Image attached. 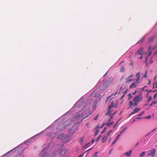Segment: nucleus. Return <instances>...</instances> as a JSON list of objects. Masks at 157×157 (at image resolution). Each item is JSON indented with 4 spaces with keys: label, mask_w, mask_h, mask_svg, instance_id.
Returning a JSON list of instances; mask_svg holds the SVG:
<instances>
[{
    "label": "nucleus",
    "mask_w": 157,
    "mask_h": 157,
    "mask_svg": "<svg viewBox=\"0 0 157 157\" xmlns=\"http://www.w3.org/2000/svg\"><path fill=\"white\" fill-rule=\"evenodd\" d=\"M156 103H157V101H153L150 104V106H151L152 105H155V104H156Z\"/></svg>",
    "instance_id": "26"
},
{
    "label": "nucleus",
    "mask_w": 157,
    "mask_h": 157,
    "mask_svg": "<svg viewBox=\"0 0 157 157\" xmlns=\"http://www.w3.org/2000/svg\"><path fill=\"white\" fill-rule=\"evenodd\" d=\"M127 90L128 89H127L124 92L123 94L125 95V94H126L127 92Z\"/></svg>",
    "instance_id": "56"
},
{
    "label": "nucleus",
    "mask_w": 157,
    "mask_h": 157,
    "mask_svg": "<svg viewBox=\"0 0 157 157\" xmlns=\"http://www.w3.org/2000/svg\"><path fill=\"white\" fill-rule=\"evenodd\" d=\"M156 152V150L155 148H153L150 151V153L151 155V156H153L155 155Z\"/></svg>",
    "instance_id": "16"
},
{
    "label": "nucleus",
    "mask_w": 157,
    "mask_h": 157,
    "mask_svg": "<svg viewBox=\"0 0 157 157\" xmlns=\"http://www.w3.org/2000/svg\"><path fill=\"white\" fill-rule=\"evenodd\" d=\"M151 117V116L150 115H149L145 117L144 118L146 119H149Z\"/></svg>",
    "instance_id": "40"
},
{
    "label": "nucleus",
    "mask_w": 157,
    "mask_h": 157,
    "mask_svg": "<svg viewBox=\"0 0 157 157\" xmlns=\"http://www.w3.org/2000/svg\"><path fill=\"white\" fill-rule=\"evenodd\" d=\"M124 95L123 94L122 95V96L121 97V99H122L124 97Z\"/></svg>",
    "instance_id": "64"
},
{
    "label": "nucleus",
    "mask_w": 157,
    "mask_h": 157,
    "mask_svg": "<svg viewBox=\"0 0 157 157\" xmlns=\"http://www.w3.org/2000/svg\"><path fill=\"white\" fill-rule=\"evenodd\" d=\"M137 93V91L136 90L132 94L133 95H135Z\"/></svg>",
    "instance_id": "49"
},
{
    "label": "nucleus",
    "mask_w": 157,
    "mask_h": 157,
    "mask_svg": "<svg viewBox=\"0 0 157 157\" xmlns=\"http://www.w3.org/2000/svg\"><path fill=\"white\" fill-rule=\"evenodd\" d=\"M144 111H143V112H142L141 113H140V114H139L138 115V116H141L142 114H143L144 113Z\"/></svg>",
    "instance_id": "50"
},
{
    "label": "nucleus",
    "mask_w": 157,
    "mask_h": 157,
    "mask_svg": "<svg viewBox=\"0 0 157 157\" xmlns=\"http://www.w3.org/2000/svg\"><path fill=\"white\" fill-rule=\"evenodd\" d=\"M144 53V51L143 50V48L139 49L136 53V54H138L139 55H142Z\"/></svg>",
    "instance_id": "13"
},
{
    "label": "nucleus",
    "mask_w": 157,
    "mask_h": 157,
    "mask_svg": "<svg viewBox=\"0 0 157 157\" xmlns=\"http://www.w3.org/2000/svg\"><path fill=\"white\" fill-rule=\"evenodd\" d=\"M106 129H107V127H105V128H104V130L101 132V133L102 134V133H103L106 130Z\"/></svg>",
    "instance_id": "42"
},
{
    "label": "nucleus",
    "mask_w": 157,
    "mask_h": 157,
    "mask_svg": "<svg viewBox=\"0 0 157 157\" xmlns=\"http://www.w3.org/2000/svg\"><path fill=\"white\" fill-rule=\"evenodd\" d=\"M120 93V92H119L118 93V91H117L116 92V93H115L113 95L114 96H115L117 95V94L118 93V94H119Z\"/></svg>",
    "instance_id": "57"
},
{
    "label": "nucleus",
    "mask_w": 157,
    "mask_h": 157,
    "mask_svg": "<svg viewBox=\"0 0 157 157\" xmlns=\"http://www.w3.org/2000/svg\"><path fill=\"white\" fill-rule=\"evenodd\" d=\"M52 145V142L46 143L44 144L45 147L44 148L42 151L41 153V157H46L48 154L47 152L46 151V150L49 147Z\"/></svg>",
    "instance_id": "3"
},
{
    "label": "nucleus",
    "mask_w": 157,
    "mask_h": 157,
    "mask_svg": "<svg viewBox=\"0 0 157 157\" xmlns=\"http://www.w3.org/2000/svg\"><path fill=\"white\" fill-rule=\"evenodd\" d=\"M113 95V94H112V95H111V96H108V97H107V99L106 100V102H107V101L110 99V98Z\"/></svg>",
    "instance_id": "47"
},
{
    "label": "nucleus",
    "mask_w": 157,
    "mask_h": 157,
    "mask_svg": "<svg viewBox=\"0 0 157 157\" xmlns=\"http://www.w3.org/2000/svg\"><path fill=\"white\" fill-rule=\"evenodd\" d=\"M66 123H67V126L70 125L71 124V119L67 120L66 121Z\"/></svg>",
    "instance_id": "18"
},
{
    "label": "nucleus",
    "mask_w": 157,
    "mask_h": 157,
    "mask_svg": "<svg viewBox=\"0 0 157 157\" xmlns=\"http://www.w3.org/2000/svg\"><path fill=\"white\" fill-rule=\"evenodd\" d=\"M98 115H97L94 118V120H97L98 119Z\"/></svg>",
    "instance_id": "58"
},
{
    "label": "nucleus",
    "mask_w": 157,
    "mask_h": 157,
    "mask_svg": "<svg viewBox=\"0 0 157 157\" xmlns=\"http://www.w3.org/2000/svg\"><path fill=\"white\" fill-rule=\"evenodd\" d=\"M113 148H112V149H111L109 151V154H110L111 153L112 151H113Z\"/></svg>",
    "instance_id": "60"
},
{
    "label": "nucleus",
    "mask_w": 157,
    "mask_h": 157,
    "mask_svg": "<svg viewBox=\"0 0 157 157\" xmlns=\"http://www.w3.org/2000/svg\"><path fill=\"white\" fill-rule=\"evenodd\" d=\"M19 148V146H18L15 148H14L13 149L10 150L6 154L3 155L1 157H10V155L12 154V152L13 151H16ZM15 157H19L17 156H15Z\"/></svg>",
    "instance_id": "5"
},
{
    "label": "nucleus",
    "mask_w": 157,
    "mask_h": 157,
    "mask_svg": "<svg viewBox=\"0 0 157 157\" xmlns=\"http://www.w3.org/2000/svg\"><path fill=\"white\" fill-rule=\"evenodd\" d=\"M142 117H137L136 118V119H142Z\"/></svg>",
    "instance_id": "55"
},
{
    "label": "nucleus",
    "mask_w": 157,
    "mask_h": 157,
    "mask_svg": "<svg viewBox=\"0 0 157 157\" xmlns=\"http://www.w3.org/2000/svg\"><path fill=\"white\" fill-rule=\"evenodd\" d=\"M127 129V127H125L124 129H123L121 131L120 133V134H121L122 133H123Z\"/></svg>",
    "instance_id": "23"
},
{
    "label": "nucleus",
    "mask_w": 157,
    "mask_h": 157,
    "mask_svg": "<svg viewBox=\"0 0 157 157\" xmlns=\"http://www.w3.org/2000/svg\"><path fill=\"white\" fill-rule=\"evenodd\" d=\"M134 79H129L128 80H127L126 82V83H128V84H129V83L130 82H132L134 81Z\"/></svg>",
    "instance_id": "21"
},
{
    "label": "nucleus",
    "mask_w": 157,
    "mask_h": 157,
    "mask_svg": "<svg viewBox=\"0 0 157 157\" xmlns=\"http://www.w3.org/2000/svg\"><path fill=\"white\" fill-rule=\"evenodd\" d=\"M117 141V140H115L114 141L112 144V146L113 145L116 143Z\"/></svg>",
    "instance_id": "48"
},
{
    "label": "nucleus",
    "mask_w": 157,
    "mask_h": 157,
    "mask_svg": "<svg viewBox=\"0 0 157 157\" xmlns=\"http://www.w3.org/2000/svg\"><path fill=\"white\" fill-rule=\"evenodd\" d=\"M102 137L101 135H99V136L97 138L96 140V141H98L100 139V138Z\"/></svg>",
    "instance_id": "33"
},
{
    "label": "nucleus",
    "mask_w": 157,
    "mask_h": 157,
    "mask_svg": "<svg viewBox=\"0 0 157 157\" xmlns=\"http://www.w3.org/2000/svg\"><path fill=\"white\" fill-rule=\"evenodd\" d=\"M44 131H43L40 132L36 134V135L34 136H33L31 138V139H34L37 136H40L42 134H43L44 133Z\"/></svg>",
    "instance_id": "14"
},
{
    "label": "nucleus",
    "mask_w": 157,
    "mask_h": 157,
    "mask_svg": "<svg viewBox=\"0 0 157 157\" xmlns=\"http://www.w3.org/2000/svg\"><path fill=\"white\" fill-rule=\"evenodd\" d=\"M61 151L58 150L49 154L47 157H61Z\"/></svg>",
    "instance_id": "4"
},
{
    "label": "nucleus",
    "mask_w": 157,
    "mask_h": 157,
    "mask_svg": "<svg viewBox=\"0 0 157 157\" xmlns=\"http://www.w3.org/2000/svg\"><path fill=\"white\" fill-rule=\"evenodd\" d=\"M97 101L96 100L95 101H94V104L93 105V108H95L96 107L97 104Z\"/></svg>",
    "instance_id": "22"
},
{
    "label": "nucleus",
    "mask_w": 157,
    "mask_h": 157,
    "mask_svg": "<svg viewBox=\"0 0 157 157\" xmlns=\"http://www.w3.org/2000/svg\"><path fill=\"white\" fill-rule=\"evenodd\" d=\"M84 155V153H82L81 155H79L78 157H82Z\"/></svg>",
    "instance_id": "52"
},
{
    "label": "nucleus",
    "mask_w": 157,
    "mask_h": 157,
    "mask_svg": "<svg viewBox=\"0 0 157 157\" xmlns=\"http://www.w3.org/2000/svg\"><path fill=\"white\" fill-rule=\"evenodd\" d=\"M118 121L116 123L115 125L114 126V127H113V128H115V127H116V126L117 125V124L118 123Z\"/></svg>",
    "instance_id": "59"
},
{
    "label": "nucleus",
    "mask_w": 157,
    "mask_h": 157,
    "mask_svg": "<svg viewBox=\"0 0 157 157\" xmlns=\"http://www.w3.org/2000/svg\"><path fill=\"white\" fill-rule=\"evenodd\" d=\"M155 85H156L155 87L156 88H157V83L156 82H155V83H154L153 84V88H154Z\"/></svg>",
    "instance_id": "38"
},
{
    "label": "nucleus",
    "mask_w": 157,
    "mask_h": 157,
    "mask_svg": "<svg viewBox=\"0 0 157 157\" xmlns=\"http://www.w3.org/2000/svg\"><path fill=\"white\" fill-rule=\"evenodd\" d=\"M107 138L108 137L107 136H105L102 140V143H104L106 140Z\"/></svg>",
    "instance_id": "19"
},
{
    "label": "nucleus",
    "mask_w": 157,
    "mask_h": 157,
    "mask_svg": "<svg viewBox=\"0 0 157 157\" xmlns=\"http://www.w3.org/2000/svg\"><path fill=\"white\" fill-rule=\"evenodd\" d=\"M113 130H110L107 134V136L108 137L110 134L113 132Z\"/></svg>",
    "instance_id": "45"
},
{
    "label": "nucleus",
    "mask_w": 157,
    "mask_h": 157,
    "mask_svg": "<svg viewBox=\"0 0 157 157\" xmlns=\"http://www.w3.org/2000/svg\"><path fill=\"white\" fill-rule=\"evenodd\" d=\"M140 79V78H137L136 79V82H136V83L139 81Z\"/></svg>",
    "instance_id": "54"
},
{
    "label": "nucleus",
    "mask_w": 157,
    "mask_h": 157,
    "mask_svg": "<svg viewBox=\"0 0 157 157\" xmlns=\"http://www.w3.org/2000/svg\"><path fill=\"white\" fill-rule=\"evenodd\" d=\"M146 91L148 92V93H147V94H148L150 93L152 91V90H149L147 89L145 90Z\"/></svg>",
    "instance_id": "39"
},
{
    "label": "nucleus",
    "mask_w": 157,
    "mask_h": 157,
    "mask_svg": "<svg viewBox=\"0 0 157 157\" xmlns=\"http://www.w3.org/2000/svg\"><path fill=\"white\" fill-rule=\"evenodd\" d=\"M114 107V106L113 105V103L112 102L111 104L109 106L108 109H111L113 107Z\"/></svg>",
    "instance_id": "24"
},
{
    "label": "nucleus",
    "mask_w": 157,
    "mask_h": 157,
    "mask_svg": "<svg viewBox=\"0 0 157 157\" xmlns=\"http://www.w3.org/2000/svg\"><path fill=\"white\" fill-rule=\"evenodd\" d=\"M90 144V142H89L88 143H87L86 144V145H85V147L86 148H87V147H88L89 146V145Z\"/></svg>",
    "instance_id": "43"
},
{
    "label": "nucleus",
    "mask_w": 157,
    "mask_h": 157,
    "mask_svg": "<svg viewBox=\"0 0 157 157\" xmlns=\"http://www.w3.org/2000/svg\"><path fill=\"white\" fill-rule=\"evenodd\" d=\"M144 40V38H143L141 40L139 41L137 43L140 44L143 42Z\"/></svg>",
    "instance_id": "28"
},
{
    "label": "nucleus",
    "mask_w": 157,
    "mask_h": 157,
    "mask_svg": "<svg viewBox=\"0 0 157 157\" xmlns=\"http://www.w3.org/2000/svg\"><path fill=\"white\" fill-rule=\"evenodd\" d=\"M121 136V134H119L117 136V137L116 138L115 140H117V141L118 140V139L120 138V137Z\"/></svg>",
    "instance_id": "41"
},
{
    "label": "nucleus",
    "mask_w": 157,
    "mask_h": 157,
    "mask_svg": "<svg viewBox=\"0 0 157 157\" xmlns=\"http://www.w3.org/2000/svg\"><path fill=\"white\" fill-rule=\"evenodd\" d=\"M95 140H92L91 141V142L92 143H93L95 142Z\"/></svg>",
    "instance_id": "63"
},
{
    "label": "nucleus",
    "mask_w": 157,
    "mask_h": 157,
    "mask_svg": "<svg viewBox=\"0 0 157 157\" xmlns=\"http://www.w3.org/2000/svg\"><path fill=\"white\" fill-rule=\"evenodd\" d=\"M134 103L133 104L132 101H129V104L130 107H131L132 105H133L134 106H136L137 105L138 102L136 101H134Z\"/></svg>",
    "instance_id": "12"
},
{
    "label": "nucleus",
    "mask_w": 157,
    "mask_h": 157,
    "mask_svg": "<svg viewBox=\"0 0 157 157\" xmlns=\"http://www.w3.org/2000/svg\"><path fill=\"white\" fill-rule=\"evenodd\" d=\"M132 152V150H130L129 151L125 153L124 155H126L127 157H130L131 155Z\"/></svg>",
    "instance_id": "15"
},
{
    "label": "nucleus",
    "mask_w": 157,
    "mask_h": 157,
    "mask_svg": "<svg viewBox=\"0 0 157 157\" xmlns=\"http://www.w3.org/2000/svg\"><path fill=\"white\" fill-rule=\"evenodd\" d=\"M144 77L145 78H147V73H145V74L144 75Z\"/></svg>",
    "instance_id": "53"
},
{
    "label": "nucleus",
    "mask_w": 157,
    "mask_h": 157,
    "mask_svg": "<svg viewBox=\"0 0 157 157\" xmlns=\"http://www.w3.org/2000/svg\"><path fill=\"white\" fill-rule=\"evenodd\" d=\"M153 99V98L152 97L150 96V97H149L148 98V99L147 101V102H148L149 101L152 100Z\"/></svg>",
    "instance_id": "35"
},
{
    "label": "nucleus",
    "mask_w": 157,
    "mask_h": 157,
    "mask_svg": "<svg viewBox=\"0 0 157 157\" xmlns=\"http://www.w3.org/2000/svg\"><path fill=\"white\" fill-rule=\"evenodd\" d=\"M30 139H31V138L30 139L28 140L27 141H25L24 143L25 144H27L28 143H29L31 141Z\"/></svg>",
    "instance_id": "37"
},
{
    "label": "nucleus",
    "mask_w": 157,
    "mask_h": 157,
    "mask_svg": "<svg viewBox=\"0 0 157 157\" xmlns=\"http://www.w3.org/2000/svg\"><path fill=\"white\" fill-rule=\"evenodd\" d=\"M84 138L83 137H82L79 140V141L81 143V144H82L83 142V141Z\"/></svg>",
    "instance_id": "31"
},
{
    "label": "nucleus",
    "mask_w": 157,
    "mask_h": 157,
    "mask_svg": "<svg viewBox=\"0 0 157 157\" xmlns=\"http://www.w3.org/2000/svg\"><path fill=\"white\" fill-rule=\"evenodd\" d=\"M108 82L107 81L103 80L98 83L97 86H98V88H97L94 92L95 94L94 97H97L101 95L103 93V90L108 87Z\"/></svg>",
    "instance_id": "1"
},
{
    "label": "nucleus",
    "mask_w": 157,
    "mask_h": 157,
    "mask_svg": "<svg viewBox=\"0 0 157 157\" xmlns=\"http://www.w3.org/2000/svg\"><path fill=\"white\" fill-rule=\"evenodd\" d=\"M63 135L62 134H60L58 137V138L62 139L63 138Z\"/></svg>",
    "instance_id": "36"
},
{
    "label": "nucleus",
    "mask_w": 157,
    "mask_h": 157,
    "mask_svg": "<svg viewBox=\"0 0 157 157\" xmlns=\"http://www.w3.org/2000/svg\"><path fill=\"white\" fill-rule=\"evenodd\" d=\"M77 130V127L75 125L73 126L71 128L69 129V132L70 134L73 135L74 134Z\"/></svg>",
    "instance_id": "7"
},
{
    "label": "nucleus",
    "mask_w": 157,
    "mask_h": 157,
    "mask_svg": "<svg viewBox=\"0 0 157 157\" xmlns=\"http://www.w3.org/2000/svg\"><path fill=\"white\" fill-rule=\"evenodd\" d=\"M85 115L84 113H81V112H79L78 113L76 117L77 119H80L81 118H82V120H81V121H82L83 119L85 118H84Z\"/></svg>",
    "instance_id": "8"
},
{
    "label": "nucleus",
    "mask_w": 157,
    "mask_h": 157,
    "mask_svg": "<svg viewBox=\"0 0 157 157\" xmlns=\"http://www.w3.org/2000/svg\"><path fill=\"white\" fill-rule=\"evenodd\" d=\"M154 36H153V37H152L151 38H150L149 39V42H152L154 40Z\"/></svg>",
    "instance_id": "32"
},
{
    "label": "nucleus",
    "mask_w": 157,
    "mask_h": 157,
    "mask_svg": "<svg viewBox=\"0 0 157 157\" xmlns=\"http://www.w3.org/2000/svg\"><path fill=\"white\" fill-rule=\"evenodd\" d=\"M140 73H138L136 74V77L137 78H140Z\"/></svg>",
    "instance_id": "44"
},
{
    "label": "nucleus",
    "mask_w": 157,
    "mask_h": 157,
    "mask_svg": "<svg viewBox=\"0 0 157 157\" xmlns=\"http://www.w3.org/2000/svg\"><path fill=\"white\" fill-rule=\"evenodd\" d=\"M140 110V109L138 108H135L133 110V111L131 112L129 115L128 117H130L131 115L133 114H134L136 113Z\"/></svg>",
    "instance_id": "11"
},
{
    "label": "nucleus",
    "mask_w": 157,
    "mask_h": 157,
    "mask_svg": "<svg viewBox=\"0 0 157 157\" xmlns=\"http://www.w3.org/2000/svg\"><path fill=\"white\" fill-rule=\"evenodd\" d=\"M156 97H157V94H155L153 96L154 98L155 99Z\"/></svg>",
    "instance_id": "51"
},
{
    "label": "nucleus",
    "mask_w": 157,
    "mask_h": 157,
    "mask_svg": "<svg viewBox=\"0 0 157 157\" xmlns=\"http://www.w3.org/2000/svg\"><path fill=\"white\" fill-rule=\"evenodd\" d=\"M128 99H130V98H131L132 97V94L130 93H129L128 94Z\"/></svg>",
    "instance_id": "46"
},
{
    "label": "nucleus",
    "mask_w": 157,
    "mask_h": 157,
    "mask_svg": "<svg viewBox=\"0 0 157 157\" xmlns=\"http://www.w3.org/2000/svg\"><path fill=\"white\" fill-rule=\"evenodd\" d=\"M136 82H134L132 83L129 86V88L132 89L133 88H135L136 86Z\"/></svg>",
    "instance_id": "17"
},
{
    "label": "nucleus",
    "mask_w": 157,
    "mask_h": 157,
    "mask_svg": "<svg viewBox=\"0 0 157 157\" xmlns=\"http://www.w3.org/2000/svg\"><path fill=\"white\" fill-rule=\"evenodd\" d=\"M124 71V66H121L120 69L121 72H123Z\"/></svg>",
    "instance_id": "27"
},
{
    "label": "nucleus",
    "mask_w": 157,
    "mask_h": 157,
    "mask_svg": "<svg viewBox=\"0 0 157 157\" xmlns=\"http://www.w3.org/2000/svg\"><path fill=\"white\" fill-rule=\"evenodd\" d=\"M148 57L147 56L146 58H145V62L146 63H147V58H148Z\"/></svg>",
    "instance_id": "62"
},
{
    "label": "nucleus",
    "mask_w": 157,
    "mask_h": 157,
    "mask_svg": "<svg viewBox=\"0 0 157 157\" xmlns=\"http://www.w3.org/2000/svg\"><path fill=\"white\" fill-rule=\"evenodd\" d=\"M99 132V130H97L95 131L94 133V136H96L98 135Z\"/></svg>",
    "instance_id": "29"
},
{
    "label": "nucleus",
    "mask_w": 157,
    "mask_h": 157,
    "mask_svg": "<svg viewBox=\"0 0 157 157\" xmlns=\"http://www.w3.org/2000/svg\"><path fill=\"white\" fill-rule=\"evenodd\" d=\"M141 93L139 95L135 97L133 99V102L136 101L139 102L143 99L142 97H140Z\"/></svg>",
    "instance_id": "9"
},
{
    "label": "nucleus",
    "mask_w": 157,
    "mask_h": 157,
    "mask_svg": "<svg viewBox=\"0 0 157 157\" xmlns=\"http://www.w3.org/2000/svg\"><path fill=\"white\" fill-rule=\"evenodd\" d=\"M91 102V100L90 99H83L82 98H81L72 107V109H75L78 106L82 105L84 108L86 107V105L90 104Z\"/></svg>",
    "instance_id": "2"
},
{
    "label": "nucleus",
    "mask_w": 157,
    "mask_h": 157,
    "mask_svg": "<svg viewBox=\"0 0 157 157\" xmlns=\"http://www.w3.org/2000/svg\"><path fill=\"white\" fill-rule=\"evenodd\" d=\"M63 127L62 125L59 124L57 128V129L59 132H60L63 130L64 128H63Z\"/></svg>",
    "instance_id": "10"
},
{
    "label": "nucleus",
    "mask_w": 157,
    "mask_h": 157,
    "mask_svg": "<svg viewBox=\"0 0 157 157\" xmlns=\"http://www.w3.org/2000/svg\"><path fill=\"white\" fill-rule=\"evenodd\" d=\"M83 113L85 115L84 118H86L88 117L92 114L89 108H88L86 110H85Z\"/></svg>",
    "instance_id": "6"
},
{
    "label": "nucleus",
    "mask_w": 157,
    "mask_h": 157,
    "mask_svg": "<svg viewBox=\"0 0 157 157\" xmlns=\"http://www.w3.org/2000/svg\"><path fill=\"white\" fill-rule=\"evenodd\" d=\"M98 152L97 151L93 155V157H97L98 156Z\"/></svg>",
    "instance_id": "30"
},
{
    "label": "nucleus",
    "mask_w": 157,
    "mask_h": 157,
    "mask_svg": "<svg viewBox=\"0 0 157 157\" xmlns=\"http://www.w3.org/2000/svg\"><path fill=\"white\" fill-rule=\"evenodd\" d=\"M145 151H143L142 152L140 155V157H142L145 154Z\"/></svg>",
    "instance_id": "25"
},
{
    "label": "nucleus",
    "mask_w": 157,
    "mask_h": 157,
    "mask_svg": "<svg viewBox=\"0 0 157 157\" xmlns=\"http://www.w3.org/2000/svg\"><path fill=\"white\" fill-rule=\"evenodd\" d=\"M111 112L110 111V109H108V112L106 113V115H109V116H110L111 114Z\"/></svg>",
    "instance_id": "34"
},
{
    "label": "nucleus",
    "mask_w": 157,
    "mask_h": 157,
    "mask_svg": "<svg viewBox=\"0 0 157 157\" xmlns=\"http://www.w3.org/2000/svg\"><path fill=\"white\" fill-rule=\"evenodd\" d=\"M151 52H149V54L147 56L148 57L149 56H150L151 55Z\"/></svg>",
    "instance_id": "61"
},
{
    "label": "nucleus",
    "mask_w": 157,
    "mask_h": 157,
    "mask_svg": "<svg viewBox=\"0 0 157 157\" xmlns=\"http://www.w3.org/2000/svg\"><path fill=\"white\" fill-rule=\"evenodd\" d=\"M113 124V122L112 121L111 122H108L107 123L106 125H107L108 127H109L112 125Z\"/></svg>",
    "instance_id": "20"
}]
</instances>
